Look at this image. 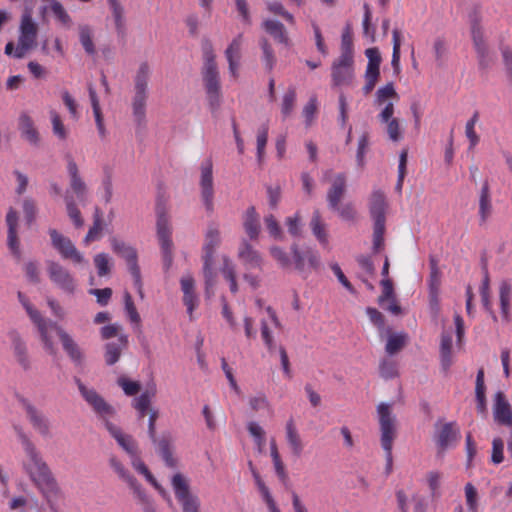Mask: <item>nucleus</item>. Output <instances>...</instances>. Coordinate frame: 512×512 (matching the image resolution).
Returning a JSON list of instances; mask_svg holds the SVG:
<instances>
[{"label": "nucleus", "mask_w": 512, "mask_h": 512, "mask_svg": "<svg viewBox=\"0 0 512 512\" xmlns=\"http://www.w3.org/2000/svg\"><path fill=\"white\" fill-rule=\"evenodd\" d=\"M25 458L22 467L30 481L38 489L52 511L57 510V501L62 496L61 488L49 465L31 439L21 430L18 432Z\"/></svg>", "instance_id": "nucleus-1"}, {"label": "nucleus", "mask_w": 512, "mask_h": 512, "mask_svg": "<svg viewBox=\"0 0 512 512\" xmlns=\"http://www.w3.org/2000/svg\"><path fill=\"white\" fill-rule=\"evenodd\" d=\"M203 54V68L202 77L207 93L210 100V106L214 109L219 106L221 98V89L219 82V72L215 61V53L212 42L209 39H203L201 44Z\"/></svg>", "instance_id": "nucleus-2"}, {"label": "nucleus", "mask_w": 512, "mask_h": 512, "mask_svg": "<svg viewBox=\"0 0 512 512\" xmlns=\"http://www.w3.org/2000/svg\"><path fill=\"white\" fill-rule=\"evenodd\" d=\"M150 76V65L146 61L141 62L134 76V96L132 99L133 115L138 124L143 123L145 120Z\"/></svg>", "instance_id": "nucleus-3"}, {"label": "nucleus", "mask_w": 512, "mask_h": 512, "mask_svg": "<svg viewBox=\"0 0 512 512\" xmlns=\"http://www.w3.org/2000/svg\"><path fill=\"white\" fill-rule=\"evenodd\" d=\"M377 412L379 415L381 446L386 455L385 470L389 474L392 470V447L396 437L395 416L392 414L391 405L384 402L377 406Z\"/></svg>", "instance_id": "nucleus-4"}, {"label": "nucleus", "mask_w": 512, "mask_h": 512, "mask_svg": "<svg viewBox=\"0 0 512 512\" xmlns=\"http://www.w3.org/2000/svg\"><path fill=\"white\" fill-rule=\"evenodd\" d=\"M38 36V25L32 19L31 8L26 7L19 26L18 44L15 49L14 57L23 58L26 53L36 47Z\"/></svg>", "instance_id": "nucleus-5"}, {"label": "nucleus", "mask_w": 512, "mask_h": 512, "mask_svg": "<svg viewBox=\"0 0 512 512\" xmlns=\"http://www.w3.org/2000/svg\"><path fill=\"white\" fill-rule=\"evenodd\" d=\"M157 214V236L160 242L163 261L166 268H169L172 263V247L171 228L169 217L167 215L166 204L161 199L156 204Z\"/></svg>", "instance_id": "nucleus-6"}, {"label": "nucleus", "mask_w": 512, "mask_h": 512, "mask_svg": "<svg viewBox=\"0 0 512 512\" xmlns=\"http://www.w3.org/2000/svg\"><path fill=\"white\" fill-rule=\"evenodd\" d=\"M292 270L296 271L302 278L306 279L313 271L321 266L320 255L317 250L307 246L300 249L296 244L291 247Z\"/></svg>", "instance_id": "nucleus-7"}, {"label": "nucleus", "mask_w": 512, "mask_h": 512, "mask_svg": "<svg viewBox=\"0 0 512 512\" xmlns=\"http://www.w3.org/2000/svg\"><path fill=\"white\" fill-rule=\"evenodd\" d=\"M171 486L182 512H201L200 499L191 492L189 481L183 474H174Z\"/></svg>", "instance_id": "nucleus-8"}, {"label": "nucleus", "mask_w": 512, "mask_h": 512, "mask_svg": "<svg viewBox=\"0 0 512 512\" xmlns=\"http://www.w3.org/2000/svg\"><path fill=\"white\" fill-rule=\"evenodd\" d=\"M471 37L480 69L486 70L491 64L489 49L484 38L481 15L477 9L469 14Z\"/></svg>", "instance_id": "nucleus-9"}, {"label": "nucleus", "mask_w": 512, "mask_h": 512, "mask_svg": "<svg viewBox=\"0 0 512 512\" xmlns=\"http://www.w3.org/2000/svg\"><path fill=\"white\" fill-rule=\"evenodd\" d=\"M111 247L117 255H119L126 261L128 270L133 278L134 286L137 288L140 298H143V284L141 279L140 267L137 263L136 250L133 247L127 245L123 241H120L116 238L111 239Z\"/></svg>", "instance_id": "nucleus-10"}, {"label": "nucleus", "mask_w": 512, "mask_h": 512, "mask_svg": "<svg viewBox=\"0 0 512 512\" xmlns=\"http://www.w3.org/2000/svg\"><path fill=\"white\" fill-rule=\"evenodd\" d=\"M18 402L25 411L26 418L31 427L42 437H51V423L45 413L37 408L29 399L24 396H17Z\"/></svg>", "instance_id": "nucleus-11"}, {"label": "nucleus", "mask_w": 512, "mask_h": 512, "mask_svg": "<svg viewBox=\"0 0 512 512\" xmlns=\"http://www.w3.org/2000/svg\"><path fill=\"white\" fill-rule=\"evenodd\" d=\"M200 194L206 211L211 214L214 212V181L213 164L211 159H205L200 166Z\"/></svg>", "instance_id": "nucleus-12"}, {"label": "nucleus", "mask_w": 512, "mask_h": 512, "mask_svg": "<svg viewBox=\"0 0 512 512\" xmlns=\"http://www.w3.org/2000/svg\"><path fill=\"white\" fill-rule=\"evenodd\" d=\"M27 313L32 322L37 326L45 350L49 354L55 355L57 348L53 340V331L58 329V324L56 322L42 318L40 312L34 307L28 308Z\"/></svg>", "instance_id": "nucleus-13"}, {"label": "nucleus", "mask_w": 512, "mask_h": 512, "mask_svg": "<svg viewBox=\"0 0 512 512\" xmlns=\"http://www.w3.org/2000/svg\"><path fill=\"white\" fill-rule=\"evenodd\" d=\"M49 235L51 237L52 246L59 252L63 259L70 260L74 264L87 263L82 253L78 251L68 237L60 234L56 229H50Z\"/></svg>", "instance_id": "nucleus-14"}, {"label": "nucleus", "mask_w": 512, "mask_h": 512, "mask_svg": "<svg viewBox=\"0 0 512 512\" xmlns=\"http://www.w3.org/2000/svg\"><path fill=\"white\" fill-rule=\"evenodd\" d=\"M47 274L49 279L67 294H73L76 290V281L71 273L60 263L47 262Z\"/></svg>", "instance_id": "nucleus-15"}, {"label": "nucleus", "mask_w": 512, "mask_h": 512, "mask_svg": "<svg viewBox=\"0 0 512 512\" xmlns=\"http://www.w3.org/2000/svg\"><path fill=\"white\" fill-rule=\"evenodd\" d=\"M221 236L220 230L216 224H211L208 226L206 235H205V243H204V273L206 277V285L207 290L210 285L209 275L211 274V265L213 261V254L215 253L216 248L220 245Z\"/></svg>", "instance_id": "nucleus-16"}, {"label": "nucleus", "mask_w": 512, "mask_h": 512, "mask_svg": "<svg viewBox=\"0 0 512 512\" xmlns=\"http://www.w3.org/2000/svg\"><path fill=\"white\" fill-rule=\"evenodd\" d=\"M365 55L368 58V64L365 71L366 83L362 90L365 95H368L375 88L376 83L380 77V64L381 55L376 47H371L365 50Z\"/></svg>", "instance_id": "nucleus-17"}, {"label": "nucleus", "mask_w": 512, "mask_h": 512, "mask_svg": "<svg viewBox=\"0 0 512 512\" xmlns=\"http://www.w3.org/2000/svg\"><path fill=\"white\" fill-rule=\"evenodd\" d=\"M354 59L350 57H338L331 66L333 85L342 86L351 83L354 77Z\"/></svg>", "instance_id": "nucleus-18"}, {"label": "nucleus", "mask_w": 512, "mask_h": 512, "mask_svg": "<svg viewBox=\"0 0 512 512\" xmlns=\"http://www.w3.org/2000/svg\"><path fill=\"white\" fill-rule=\"evenodd\" d=\"M78 389L85 401L102 418H106L114 413L110 406L94 389L87 388L79 379L76 380Z\"/></svg>", "instance_id": "nucleus-19"}, {"label": "nucleus", "mask_w": 512, "mask_h": 512, "mask_svg": "<svg viewBox=\"0 0 512 512\" xmlns=\"http://www.w3.org/2000/svg\"><path fill=\"white\" fill-rule=\"evenodd\" d=\"M183 292V303L187 308L190 320L193 319V312L199 305V298L195 293V280L190 274L183 275L180 279Z\"/></svg>", "instance_id": "nucleus-20"}, {"label": "nucleus", "mask_w": 512, "mask_h": 512, "mask_svg": "<svg viewBox=\"0 0 512 512\" xmlns=\"http://www.w3.org/2000/svg\"><path fill=\"white\" fill-rule=\"evenodd\" d=\"M388 203L386 196L381 190H374L369 200V212L374 221V225L386 223V209Z\"/></svg>", "instance_id": "nucleus-21"}, {"label": "nucleus", "mask_w": 512, "mask_h": 512, "mask_svg": "<svg viewBox=\"0 0 512 512\" xmlns=\"http://www.w3.org/2000/svg\"><path fill=\"white\" fill-rule=\"evenodd\" d=\"M493 416L496 422L501 425L511 427L512 429V409L506 396L502 391L495 394V403L493 406Z\"/></svg>", "instance_id": "nucleus-22"}, {"label": "nucleus", "mask_w": 512, "mask_h": 512, "mask_svg": "<svg viewBox=\"0 0 512 512\" xmlns=\"http://www.w3.org/2000/svg\"><path fill=\"white\" fill-rule=\"evenodd\" d=\"M109 464L114 472L119 476V478L130 486V488L134 491L140 500H144L146 498V494L142 490L141 485L137 482L136 478L129 473V471L124 467L122 462L117 457L111 456L109 459Z\"/></svg>", "instance_id": "nucleus-23"}, {"label": "nucleus", "mask_w": 512, "mask_h": 512, "mask_svg": "<svg viewBox=\"0 0 512 512\" xmlns=\"http://www.w3.org/2000/svg\"><path fill=\"white\" fill-rule=\"evenodd\" d=\"M9 338L11 340L13 354L17 363L24 370H29L31 367V361L25 341L17 331H11L9 333Z\"/></svg>", "instance_id": "nucleus-24"}, {"label": "nucleus", "mask_w": 512, "mask_h": 512, "mask_svg": "<svg viewBox=\"0 0 512 512\" xmlns=\"http://www.w3.org/2000/svg\"><path fill=\"white\" fill-rule=\"evenodd\" d=\"M18 129L20 131L21 137L24 140H26L33 146L39 145L40 134L34 125L32 117L28 113L22 112L19 115Z\"/></svg>", "instance_id": "nucleus-25"}, {"label": "nucleus", "mask_w": 512, "mask_h": 512, "mask_svg": "<svg viewBox=\"0 0 512 512\" xmlns=\"http://www.w3.org/2000/svg\"><path fill=\"white\" fill-rule=\"evenodd\" d=\"M105 426L111 436L117 441L118 445L129 456L136 455V453L139 452L137 443L131 435L124 434L120 428L113 425L108 420L105 421Z\"/></svg>", "instance_id": "nucleus-26"}, {"label": "nucleus", "mask_w": 512, "mask_h": 512, "mask_svg": "<svg viewBox=\"0 0 512 512\" xmlns=\"http://www.w3.org/2000/svg\"><path fill=\"white\" fill-rule=\"evenodd\" d=\"M67 171L70 177V188L80 202H84L87 194V186L81 178L78 166L73 159L68 160Z\"/></svg>", "instance_id": "nucleus-27"}, {"label": "nucleus", "mask_w": 512, "mask_h": 512, "mask_svg": "<svg viewBox=\"0 0 512 512\" xmlns=\"http://www.w3.org/2000/svg\"><path fill=\"white\" fill-rule=\"evenodd\" d=\"M347 190V180L344 173H339L335 176L331 187L327 192V203L329 209L337 208L340 204L341 199L345 195Z\"/></svg>", "instance_id": "nucleus-28"}, {"label": "nucleus", "mask_w": 512, "mask_h": 512, "mask_svg": "<svg viewBox=\"0 0 512 512\" xmlns=\"http://www.w3.org/2000/svg\"><path fill=\"white\" fill-rule=\"evenodd\" d=\"M262 29L269 34L275 42L289 45V35L285 26L278 20L266 19L262 22Z\"/></svg>", "instance_id": "nucleus-29"}, {"label": "nucleus", "mask_w": 512, "mask_h": 512, "mask_svg": "<svg viewBox=\"0 0 512 512\" xmlns=\"http://www.w3.org/2000/svg\"><path fill=\"white\" fill-rule=\"evenodd\" d=\"M111 17L113 19L116 32L119 37L124 38L126 35V17L125 9L120 0H107Z\"/></svg>", "instance_id": "nucleus-30"}, {"label": "nucleus", "mask_w": 512, "mask_h": 512, "mask_svg": "<svg viewBox=\"0 0 512 512\" xmlns=\"http://www.w3.org/2000/svg\"><path fill=\"white\" fill-rule=\"evenodd\" d=\"M493 212L491 201L490 185L488 180L482 183L479 195V218L480 225L485 224Z\"/></svg>", "instance_id": "nucleus-31"}, {"label": "nucleus", "mask_w": 512, "mask_h": 512, "mask_svg": "<svg viewBox=\"0 0 512 512\" xmlns=\"http://www.w3.org/2000/svg\"><path fill=\"white\" fill-rule=\"evenodd\" d=\"M128 345V336L121 334L117 342H109L105 345V362L107 365H114L120 358L121 353Z\"/></svg>", "instance_id": "nucleus-32"}, {"label": "nucleus", "mask_w": 512, "mask_h": 512, "mask_svg": "<svg viewBox=\"0 0 512 512\" xmlns=\"http://www.w3.org/2000/svg\"><path fill=\"white\" fill-rule=\"evenodd\" d=\"M243 43L242 35H238L225 51L227 61L229 63V71L233 77L237 76V70L239 67V60L241 57V47Z\"/></svg>", "instance_id": "nucleus-33"}, {"label": "nucleus", "mask_w": 512, "mask_h": 512, "mask_svg": "<svg viewBox=\"0 0 512 512\" xmlns=\"http://www.w3.org/2000/svg\"><path fill=\"white\" fill-rule=\"evenodd\" d=\"M58 335L61 340L63 349L71 358L72 361L80 363L82 360V353L77 343L73 340V338L66 333L59 325L58 329L53 331V334Z\"/></svg>", "instance_id": "nucleus-34"}, {"label": "nucleus", "mask_w": 512, "mask_h": 512, "mask_svg": "<svg viewBox=\"0 0 512 512\" xmlns=\"http://www.w3.org/2000/svg\"><path fill=\"white\" fill-rule=\"evenodd\" d=\"M454 427L455 422L445 423L435 434L436 444L442 450H445L449 446L450 442L456 440L459 431L454 429Z\"/></svg>", "instance_id": "nucleus-35"}, {"label": "nucleus", "mask_w": 512, "mask_h": 512, "mask_svg": "<svg viewBox=\"0 0 512 512\" xmlns=\"http://www.w3.org/2000/svg\"><path fill=\"white\" fill-rule=\"evenodd\" d=\"M6 222L8 226V245L13 254L19 256V242L17 238V222L18 216L17 212L13 209H10L6 216Z\"/></svg>", "instance_id": "nucleus-36"}, {"label": "nucleus", "mask_w": 512, "mask_h": 512, "mask_svg": "<svg viewBox=\"0 0 512 512\" xmlns=\"http://www.w3.org/2000/svg\"><path fill=\"white\" fill-rule=\"evenodd\" d=\"M156 395V386L153 384L149 388H147L140 396L136 397L133 400V407L138 412L139 419H142L146 416L149 406L151 403V399Z\"/></svg>", "instance_id": "nucleus-37"}, {"label": "nucleus", "mask_w": 512, "mask_h": 512, "mask_svg": "<svg viewBox=\"0 0 512 512\" xmlns=\"http://www.w3.org/2000/svg\"><path fill=\"white\" fill-rule=\"evenodd\" d=\"M153 443L157 445V452L162 457L166 466L170 468L176 467L177 460L173 457L170 437L164 435L159 440L156 439V442Z\"/></svg>", "instance_id": "nucleus-38"}, {"label": "nucleus", "mask_w": 512, "mask_h": 512, "mask_svg": "<svg viewBox=\"0 0 512 512\" xmlns=\"http://www.w3.org/2000/svg\"><path fill=\"white\" fill-rule=\"evenodd\" d=\"M286 439L293 455L299 457L303 452V443L292 419L286 423Z\"/></svg>", "instance_id": "nucleus-39"}, {"label": "nucleus", "mask_w": 512, "mask_h": 512, "mask_svg": "<svg viewBox=\"0 0 512 512\" xmlns=\"http://www.w3.org/2000/svg\"><path fill=\"white\" fill-rule=\"evenodd\" d=\"M310 228L316 239L323 245L328 244L326 224L322 221L319 210H315L310 220Z\"/></svg>", "instance_id": "nucleus-40"}, {"label": "nucleus", "mask_w": 512, "mask_h": 512, "mask_svg": "<svg viewBox=\"0 0 512 512\" xmlns=\"http://www.w3.org/2000/svg\"><path fill=\"white\" fill-rule=\"evenodd\" d=\"M440 358L442 369L448 371L452 365V336L444 332L441 335Z\"/></svg>", "instance_id": "nucleus-41"}, {"label": "nucleus", "mask_w": 512, "mask_h": 512, "mask_svg": "<svg viewBox=\"0 0 512 512\" xmlns=\"http://www.w3.org/2000/svg\"><path fill=\"white\" fill-rule=\"evenodd\" d=\"M512 286L511 284L503 280L499 286V301L500 309L503 318L509 321L510 316V298H511Z\"/></svg>", "instance_id": "nucleus-42"}, {"label": "nucleus", "mask_w": 512, "mask_h": 512, "mask_svg": "<svg viewBox=\"0 0 512 512\" xmlns=\"http://www.w3.org/2000/svg\"><path fill=\"white\" fill-rule=\"evenodd\" d=\"M408 336L406 333L391 334L388 337L385 350L389 355H395L400 352L407 343Z\"/></svg>", "instance_id": "nucleus-43"}, {"label": "nucleus", "mask_w": 512, "mask_h": 512, "mask_svg": "<svg viewBox=\"0 0 512 512\" xmlns=\"http://www.w3.org/2000/svg\"><path fill=\"white\" fill-rule=\"evenodd\" d=\"M93 225L90 227L87 235L84 238V242L86 244L95 241L100 238V234L103 230V219L102 213L99 208L95 209L94 217H93Z\"/></svg>", "instance_id": "nucleus-44"}, {"label": "nucleus", "mask_w": 512, "mask_h": 512, "mask_svg": "<svg viewBox=\"0 0 512 512\" xmlns=\"http://www.w3.org/2000/svg\"><path fill=\"white\" fill-rule=\"evenodd\" d=\"M341 54L339 57H350L354 56L353 49V38H352V29L351 25L346 24L342 36H341V46H340Z\"/></svg>", "instance_id": "nucleus-45"}, {"label": "nucleus", "mask_w": 512, "mask_h": 512, "mask_svg": "<svg viewBox=\"0 0 512 512\" xmlns=\"http://www.w3.org/2000/svg\"><path fill=\"white\" fill-rule=\"evenodd\" d=\"M243 227L249 239L254 242L256 240V214L253 206L247 209L243 217Z\"/></svg>", "instance_id": "nucleus-46"}, {"label": "nucleus", "mask_w": 512, "mask_h": 512, "mask_svg": "<svg viewBox=\"0 0 512 512\" xmlns=\"http://www.w3.org/2000/svg\"><path fill=\"white\" fill-rule=\"evenodd\" d=\"M65 203L69 218L73 221L76 228H81L84 225L83 218L73 197L68 193L65 195Z\"/></svg>", "instance_id": "nucleus-47"}, {"label": "nucleus", "mask_w": 512, "mask_h": 512, "mask_svg": "<svg viewBox=\"0 0 512 512\" xmlns=\"http://www.w3.org/2000/svg\"><path fill=\"white\" fill-rule=\"evenodd\" d=\"M53 134L60 140H66L68 137V129L65 127L61 116L56 111L50 112Z\"/></svg>", "instance_id": "nucleus-48"}, {"label": "nucleus", "mask_w": 512, "mask_h": 512, "mask_svg": "<svg viewBox=\"0 0 512 512\" xmlns=\"http://www.w3.org/2000/svg\"><path fill=\"white\" fill-rule=\"evenodd\" d=\"M407 159H408V151L407 149H403L399 155V164H398V178L395 186V190L400 194L403 188V182L405 176L407 174Z\"/></svg>", "instance_id": "nucleus-49"}, {"label": "nucleus", "mask_w": 512, "mask_h": 512, "mask_svg": "<svg viewBox=\"0 0 512 512\" xmlns=\"http://www.w3.org/2000/svg\"><path fill=\"white\" fill-rule=\"evenodd\" d=\"M393 36V51L391 65L396 73L400 71V48H401V32L399 29H394Z\"/></svg>", "instance_id": "nucleus-50"}, {"label": "nucleus", "mask_w": 512, "mask_h": 512, "mask_svg": "<svg viewBox=\"0 0 512 512\" xmlns=\"http://www.w3.org/2000/svg\"><path fill=\"white\" fill-rule=\"evenodd\" d=\"M398 97L393 82H388L376 91L374 103L375 105H382L387 99Z\"/></svg>", "instance_id": "nucleus-51"}, {"label": "nucleus", "mask_w": 512, "mask_h": 512, "mask_svg": "<svg viewBox=\"0 0 512 512\" xmlns=\"http://www.w3.org/2000/svg\"><path fill=\"white\" fill-rule=\"evenodd\" d=\"M50 8H51V11H52L54 17L62 26L66 27V28H69L71 26V24H72L71 17L69 16V14L67 13V11L65 10V8L63 7V5L60 2L54 1L51 4Z\"/></svg>", "instance_id": "nucleus-52"}, {"label": "nucleus", "mask_w": 512, "mask_h": 512, "mask_svg": "<svg viewBox=\"0 0 512 512\" xmlns=\"http://www.w3.org/2000/svg\"><path fill=\"white\" fill-rule=\"evenodd\" d=\"M79 39L86 53L93 55L95 53V46L92 39V31L88 26L79 27Z\"/></svg>", "instance_id": "nucleus-53"}, {"label": "nucleus", "mask_w": 512, "mask_h": 512, "mask_svg": "<svg viewBox=\"0 0 512 512\" xmlns=\"http://www.w3.org/2000/svg\"><path fill=\"white\" fill-rule=\"evenodd\" d=\"M94 265L100 277L106 276L111 271L110 258L106 253H99L94 256Z\"/></svg>", "instance_id": "nucleus-54"}, {"label": "nucleus", "mask_w": 512, "mask_h": 512, "mask_svg": "<svg viewBox=\"0 0 512 512\" xmlns=\"http://www.w3.org/2000/svg\"><path fill=\"white\" fill-rule=\"evenodd\" d=\"M124 303L125 311L127 313L129 320L132 323L136 324L137 326H140L141 318L133 302L132 296L130 295L129 292H125L124 294Z\"/></svg>", "instance_id": "nucleus-55"}, {"label": "nucleus", "mask_w": 512, "mask_h": 512, "mask_svg": "<svg viewBox=\"0 0 512 512\" xmlns=\"http://www.w3.org/2000/svg\"><path fill=\"white\" fill-rule=\"evenodd\" d=\"M479 119V113L476 111L471 119H469L465 126V134L467 138L469 139L470 146L469 149H472L475 147L479 142V136L476 134L474 130L475 124L478 122Z\"/></svg>", "instance_id": "nucleus-56"}, {"label": "nucleus", "mask_w": 512, "mask_h": 512, "mask_svg": "<svg viewBox=\"0 0 512 512\" xmlns=\"http://www.w3.org/2000/svg\"><path fill=\"white\" fill-rule=\"evenodd\" d=\"M271 254L273 259L282 269L292 271V256H288L282 249L278 247L271 248Z\"/></svg>", "instance_id": "nucleus-57"}, {"label": "nucleus", "mask_w": 512, "mask_h": 512, "mask_svg": "<svg viewBox=\"0 0 512 512\" xmlns=\"http://www.w3.org/2000/svg\"><path fill=\"white\" fill-rule=\"evenodd\" d=\"M61 97H62L63 104L68 109L71 118L73 120H78L80 117V113L78 110L79 106H78L76 100L74 99V97L69 93L68 90H63L61 92Z\"/></svg>", "instance_id": "nucleus-58"}, {"label": "nucleus", "mask_w": 512, "mask_h": 512, "mask_svg": "<svg viewBox=\"0 0 512 512\" xmlns=\"http://www.w3.org/2000/svg\"><path fill=\"white\" fill-rule=\"evenodd\" d=\"M430 264V291L431 293L438 292L440 286V271L438 269V261L435 257L431 256L429 259Z\"/></svg>", "instance_id": "nucleus-59"}, {"label": "nucleus", "mask_w": 512, "mask_h": 512, "mask_svg": "<svg viewBox=\"0 0 512 512\" xmlns=\"http://www.w3.org/2000/svg\"><path fill=\"white\" fill-rule=\"evenodd\" d=\"M117 384L123 389L127 396H134L138 394L141 389L138 381H132L124 376L118 378Z\"/></svg>", "instance_id": "nucleus-60"}, {"label": "nucleus", "mask_w": 512, "mask_h": 512, "mask_svg": "<svg viewBox=\"0 0 512 512\" xmlns=\"http://www.w3.org/2000/svg\"><path fill=\"white\" fill-rule=\"evenodd\" d=\"M331 210L337 212L338 216L344 221H354L356 218V210L351 202L338 204L337 208H331Z\"/></svg>", "instance_id": "nucleus-61"}, {"label": "nucleus", "mask_w": 512, "mask_h": 512, "mask_svg": "<svg viewBox=\"0 0 512 512\" xmlns=\"http://www.w3.org/2000/svg\"><path fill=\"white\" fill-rule=\"evenodd\" d=\"M261 48L263 51V61L268 71L272 70L276 61L273 48L267 39L262 40Z\"/></svg>", "instance_id": "nucleus-62"}, {"label": "nucleus", "mask_w": 512, "mask_h": 512, "mask_svg": "<svg viewBox=\"0 0 512 512\" xmlns=\"http://www.w3.org/2000/svg\"><path fill=\"white\" fill-rule=\"evenodd\" d=\"M295 99H296L295 89L289 88L283 96L281 112L284 117L289 116L290 113L292 112L294 103H295Z\"/></svg>", "instance_id": "nucleus-63"}, {"label": "nucleus", "mask_w": 512, "mask_h": 512, "mask_svg": "<svg viewBox=\"0 0 512 512\" xmlns=\"http://www.w3.org/2000/svg\"><path fill=\"white\" fill-rule=\"evenodd\" d=\"M500 50L502 53L507 77L512 85V48L509 46L501 45Z\"/></svg>", "instance_id": "nucleus-64"}]
</instances>
